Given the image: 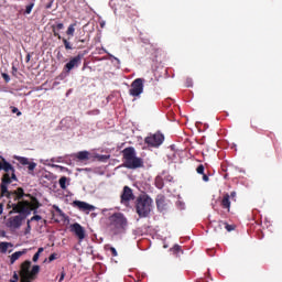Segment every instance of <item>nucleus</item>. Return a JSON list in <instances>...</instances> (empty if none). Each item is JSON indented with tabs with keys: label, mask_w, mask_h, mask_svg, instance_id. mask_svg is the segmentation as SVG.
<instances>
[{
	"label": "nucleus",
	"mask_w": 282,
	"mask_h": 282,
	"mask_svg": "<svg viewBox=\"0 0 282 282\" xmlns=\"http://www.w3.org/2000/svg\"><path fill=\"white\" fill-rule=\"evenodd\" d=\"M180 250H182V247L180 245H175L173 248H171V251L175 253L180 252Z\"/></svg>",
	"instance_id": "33"
},
{
	"label": "nucleus",
	"mask_w": 282,
	"mask_h": 282,
	"mask_svg": "<svg viewBox=\"0 0 282 282\" xmlns=\"http://www.w3.org/2000/svg\"><path fill=\"white\" fill-rule=\"evenodd\" d=\"M151 208H153V199L149 195H141L137 198L135 210L140 218L149 217Z\"/></svg>",
	"instance_id": "5"
},
{
	"label": "nucleus",
	"mask_w": 282,
	"mask_h": 282,
	"mask_svg": "<svg viewBox=\"0 0 282 282\" xmlns=\"http://www.w3.org/2000/svg\"><path fill=\"white\" fill-rule=\"evenodd\" d=\"M58 254L56 253H52L50 257H48V263H52V261H56Z\"/></svg>",
	"instance_id": "34"
},
{
	"label": "nucleus",
	"mask_w": 282,
	"mask_h": 282,
	"mask_svg": "<svg viewBox=\"0 0 282 282\" xmlns=\"http://www.w3.org/2000/svg\"><path fill=\"white\" fill-rule=\"evenodd\" d=\"M80 63H83V55H77L70 58L68 63H66L64 69L69 74V72L74 69V67H78Z\"/></svg>",
	"instance_id": "10"
},
{
	"label": "nucleus",
	"mask_w": 282,
	"mask_h": 282,
	"mask_svg": "<svg viewBox=\"0 0 282 282\" xmlns=\"http://www.w3.org/2000/svg\"><path fill=\"white\" fill-rule=\"evenodd\" d=\"M228 178V174H225V180Z\"/></svg>",
	"instance_id": "44"
},
{
	"label": "nucleus",
	"mask_w": 282,
	"mask_h": 282,
	"mask_svg": "<svg viewBox=\"0 0 282 282\" xmlns=\"http://www.w3.org/2000/svg\"><path fill=\"white\" fill-rule=\"evenodd\" d=\"M25 197H29V199H20L17 200V203L9 202L8 206H10L13 210V213H18L20 215L10 217L7 221L8 228H21L24 219L30 217L32 215V212L34 215H36V210L41 208V203L39 202L37 197H34L32 195H25Z\"/></svg>",
	"instance_id": "1"
},
{
	"label": "nucleus",
	"mask_w": 282,
	"mask_h": 282,
	"mask_svg": "<svg viewBox=\"0 0 282 282\" xmlns=\"http://www.w3.org/2000/svg\"><path fill=\"white\" fill-rule=\"evenodd\" d=\"M8 248H12L11 242H0V252L2 254H6V252H8Z\"/></svg>",
	"instance_id": "25"
},
{
	"label": "nucleus",
	"mask_w": 282,
	"mask_h": 282,
	"mask_svg": "<svg viewBox=\"0 0 282 282\" xmlns=\"http://www.w3.org/2000/svg\"><path fill=\"white\" fill-rule=\"evenodd\" d=\"M34 279L30 273H20V282H32Z\"/></svg>",
	"instance_id": "24"
},
{
	"label": "nucleus",
	"mask_w": 282,
	"mask_h": 282,
	"mask_svg": "<svg viewBox=\"0 0 282 282\" xmlns=\"http://www.w3.org/2000/svg\"><path fill=\"white\" fill-rule=\"evenodd\" d=\"M122 155H123V164L126 169H142L144 166V161L142 158L135 156V148L129 147L122 150Z\"/></svg>",
	"instance_id": "4"
},
{
	"label": "nucleus",
	"mask_w": 282,
	"mask_h": 282,
	"mask_svg": "<svg viewBox=\"0 0 282 282\" xmlns=\"http://www.w3.org/2000/svg\"><path fill=\"white\" fill-rule=\"evenodd\" d=\"M75 43L78 50H84L85 45L80 44V43H89V39L87 37H82V36H76L75 37Z\"/></svg>",
	"instance_id": "19"
},
{
	"label": "nucleus",
	"mask_w": 282,
	"mask_h": 282,
	"mask_svg": "<svg viewBox=\"0 0 282 282\" xmlns=\"http://www.w3.org/2000/svg\"><path fill=\"white\" fill-rule=\"evenodd\" d=\"M0 171H4L6 173L2 175L1 184H0L1 197L13 199V202H19L23 199L25 195H32V194H25V191L23 189V187H18L14 191L8 189V185L12 184V181L19 182V178L17 177V170H14V166H12L10 162H7L6 159H2L0 162Z\"/></svg>",
	"instance_id": "2"
},
{
	"label": "nucleus",
	"mask_w": 282,
	"mask_h": 282,
	"mask_svg": "<svg viewBox=\"0 0 282 282\" xmlns=\"http://www.w3.org/2000/svg\"><path fill=\"white\" fill-rule=\"evenodd\" d=\"M109 230L112 235H123L127 232V228H129V219L122 213H115L109 216Z\"/></svg>",
	"instance_id": "3"
},
{
	"label": "nucleus",
	"mask_w": 282,
	"mask_h": 282,
	"mask_svg": "<svg viewBox=\"0 0 282 282\" xmlns=\"http://www.w3.org/2000/svg\"><path fill=\"white\" fill-rule=\"evenodd\" d=\"M31 221H32L31 219H29V220L26 221L28 230H32V227L30 226Z\"/></svg>",
	"instance_id": "41"
},
{
	"label": "nucleus",
	"mask_w": 282,
	"mask_h": 282,
	"mask_svg": "<svg viewBox=\"0 0 282 282\" xmlns=\"http://www.w3.org/2000/svg\"><path fill=\"white\" fill-rule=\"evenodd\" d=\"M30 61V55L29 56H26V62H29Z\"/></svg>",
	"instance_id": "43"
},
{
	"label": "nucleus",
	"mask_w": 282,
	"mask_h": 282,
	"mask_svg": "<svg viewBox=\"0 0 282 282\" xmlns=\"http://www.w3.org/2000/svg\"><path fill=\"white\" fill-rule=\"evenodd\" d=\"M11 111H12V113H17V116H22V112L19 110V108H17L14 106L11 107Z\"/></svg>",
	"instance_id": "32"
},
{
	"label": "nucleus",
	"mask_w": 282,
	"mask_h": 282,
	"mask_svg": "<svg viewBox=\"0 0 282 282\" xmlns=\"http://www.w3.org/2000/svg\"><path fill=\"white\" fill-rule=\"evenodd\" d=\"M89 155H91L90 153H89V151H79V152H77V153H75L74 155H73V158L75 159V160H77L78 162H87L88 160H89Z\"/></svg>",
	"instance_id": "13"
},
{
	"label": "nucleus",
	"mask_w": 282,
	"mask_h": 282,
	"mask_svg": "<svg viewBox=\"0 0 282 282\" xmlns=\"http://www.w3.org/2000/svg\"><path fill=\"white\" fill-rule=\"evenodd\" d=\"M220 206H221V208L227 210V213H230V194L225 193L223 195V198L220 200Z\"/></svg>",
	"instance_id": "14"
},
{
	"label": "nucleus",
	"mask_w": 282,
	"mask_h": 282,
	"mask_svg": "<svg viewBox=\"0 0 282 282\" xmlns=\"http://www.w3.org/2000/svg\"><path fill=\"white\" fill-rule=\"evenodd\" d=\"M109 250L113 257H118V251L116 250V248L110 247Z\"/></svg>",
	"instance_id": "37"
},
{
	"label": "nucleus",
	"mask_w": 282,
	"mask_h": 282,
	"mask_svg": "<svg viewBox=\"0 0 282 282\" xmlns=\"http://www.w3.org/2000/svg\"><path fill=\"white\" fill-rule=\"evenodd\" d=\"M23 254H28V249H23L22 251H15L10 257V263L11 265L14 264V262L19 261Z\"/></svg>",
	"instance_id": "15"
},
{
	"label": "nucleus",
	"mask_w": 282,
	"mask_h": 282,
	"mask_svg": "<svg viewBox=\"0 0 282 282\" xmlns=\"http://www.w3.org/2000/svg\"><path fill=\"white\" fill-rule=\"evenodd\" d=\"M1 76L6 83L10 80V75H8V73H2Z\"/></svg>",
	"instance_id": "36"
},
{
	"label": "nucleus",
	"mask_w": 282,
	"mask_h": 282,
	"mask_svg": "<svg viewBox=\"0 0 282 282\" xmlns=\"http://www.w3.org/2000/svg\"><path fill=\"white\" fill-rule=\"evenodd\" d=\"M165 202H166V198L164 197V195H159L156 197L158 208L161 209V210H164Z\"/></svg>",
	"instance_id": "22"
},
{
	"label": "nucleus",
	"mask_w": 282,
	"mask_h": 282,
	"mask_svg": "<svg viewBox=\"0 0 282 282\" xmlns=\"http://www.w3.org/2000/svg\"><path fill=\"white\" fill-rule=\"evenodd\" d=\"M64 28L65 24L63 23H57L56 25H53V35L61 40V33L58 32H61V30H63Z\"/></svg>",
	"instance_id": "18"
},
{
	"label": "nucleus",
	"mask_w": 282,
	"mask_h": 282,
	"mask_svg": "<svg viewBox=\"0 0 282 282\" xmlns=\"http://www.w3.org/2000/svg\"><path fill=\"white\" fill-rule=\"evenodd\" d=\"M65 280V271L61 273L59 282H63Z\"/></svg>",
	"instance_id": "40"
},
{
	"label": "nucleus",
	"mask_w": 282,
	"mask_h": 282,
	"mask_svg": "<svg viewBox=\"0 0 282 282\" xmlns=\"http://www.w3.org/2000/svg\"><path fill=\"white\" fill-rule=\"evenodd\" d=\"M145 144L148 147H152L153 149H158L164 142V134L161 132H156L154 134H150L144 139Z\"/></svg>",
	"instance_id": "7"
},
{
	"label": "nucleus",
	"mask_w": 282,
	"mask_h": 282,
	"mask_svg": "<svg viewBox=\"0 0 282 282\" xmlns=\"http://www.w3.org/2000/svg\"><path fill=\"white\" fill-rule=\"evenodd\" d=\"M70 232H74L79 241H83L85 237H87L85 232V227L78 223H74L73 225H70Z\"/></svg>",
	"instance_id": "8"
},
{
	"label": "nucleus",
	"mask_w": 282,
	"mask_h": 282,
	"mask_svg": "<svg viewBox=\"0 0 282 282\" xmlns=\"http://www.w3.org/2000/svg\"><path fill=\"white\" fill-rule=\"evenodd\" d=\"M77 26H78V21H75L74 23L69 24L66 30L67 36H74V33L76 32Z\"/></svg>",
	"instance_id": "21"
},
{
	"label": "nucleus",
	"mask_w": 282,
	"mask_h": 282,
	"mask_svg": "<svg viewBox=\"0 0 282 282\" xmlns=\"http://www.w3.org/2000/svg\"><path fill=\"white\" fill-rule=\"evenodd\" d=\"M44 248L43 247H40L37 249V252H35V254L33 256V262L36 263V261H39V258L41 257V253L44 252Z\"/></svg>",
	"instance_id": "28"
},
{
	"label": "nucleus",
	"mask_w": 282,
	"mask_h": 282,
	"mask_svg": "<svg viewBox=\"0 0 282 282\" xmlns=\"http://www.w3.org/2000/svg\"><path fill=\"white\" fill-rule=\"evenodd\" d=\"M205 171H206V167L204 166V164H199L196 167V173H198V175H203V182H210V177H208V175L204 173Z\"/></svg>",
	"instance_id": "17"
},
{
	"label": "nucleus",
	"mask_w": 282,
	"mask_h": 282,
	"mask_svg": "<svg viewBox=\"0 0 282 282\" xmlns=\"http://www.w3.org/2000/svg\"><path fill=\"white\" fill-rule=\"evenodd\" d=\"M54 3V0H51L46 6V10H50V8H52V4Z\"/></svg>",
	"instance_id": "39"
},
{
	"label": "nucleus",
	"mask_w": 282,
	"mask_h": 282,
	"mask_svg": "<svg viewBox=\"0 0 282 282\" xmlns=\"http://www.w3.org/2000/svg\"><path fill=\"white\" fill-rule=\"evenodd\" d=\"M131 199H133V191L131 187L124 186L121 194V204H127V202H131Z\"/></svg>",
	"instance_id": "12"
},
{
	"label": "nucleus",
	"mask_w": 282,
	"mask_h": 282,
	"mask_svg": "<svg viewBox=\"0 0 282 282\" xmlns=\"http://www.w3.org/2000/svg\"><path fill=\"white\" fill-rule=\"evenodd\" d=\"M34 8V3L31 2L30 4L26 6L24 14H32V9Z\"/></svg>",
	"instance_id": "29"
},
{
	"label": "nucleus",
	"mask_w": 282,
	"mask_h": 282,
	"mask_svg": "<svg viewBox=\"0 0 282 282\" xmlns=\"http://www.w3.org/2000/svg\"><path fill=\"white\" fill-rule=\"evenodd\" d=\"M30 268H32V262L25 260L20 267V274H30Z\"/></svg>",
	"instance_id": "16"
},
{
	"label": "nucleus",
	"mask_w": 282,
	"mask_h": 282,
	"mask_svg": "<svg viewBox=\"0 0 282 282\" xmlns=\"http://www.w3.org/2000/svg\"><path fill=\"white\" fill-rule=\"evenodd\" d=\"M41 219H43V217L39 216V215H34L33 217H31V221H41Z\"/></svg>",
	"instance_id": "35"
},
{
	"label": "nucleus",
	"mask_w": 282,
	"mask_h": 282,
	"mask_svg": "<svg viewBox=\"0 0 282 282\" xmlns=\"http://www.w3.org/2000/svg\"><path fill=\"white\" fill-rule=\"evenodd\" d=\"M3 214V204H0V215Z\"/></svg>",
	"instance_id": "42"
},
{
	"label": "nucleus",
	"mask_w": 282,
	"mask_h": 282,
	"mask_svg": "<svg viewBox=\"0 0 282 282\" xmlns=\"http://www.w3.org/2000/svg\"><path fill=\"white\" fill-rule=\"evenodd\" d=\"M10 282H19V274L13 273L12 279L10 280Z\"/></svg>",
	"instance_id": "38"
},
{
	"label": "nucleus",
	"mask_w": 282,
	"mask_h": 282,
	"mask_svg": "<svg viewBox=\"0 0 282 282\" xmlns=\"http://www.w3.org/2000/svg\"><path fill=\"white\" fill-rule=\"evenodd\" d=\"M217 228L219 230H224V228H226L227 232H231V230H235V227H232L231 225H229L228 223L226 221H219L217 224Z\"/></svg>",
	"instance_id": "20"
},
{
	"label": "nucleus",
	"mask_w": 282,
	"mask_h": 282,
	"mask_svg": "<svg viewBox=\"0 0 282 282\" xmlns=\"http://www.w3.org/2000/svg\"><path fill=\"white\" fill-rule=\"evenodd\" d=\"M229 199H231V202H237V192H231L230 194H229Z\"/></svg>",
	"instance_id": "31"
},
{
	"label": "nucleus",
	"mask_w": 282,
	"mask_h": 282,
	"mask_svg": "<svg viewBox=\"0 0 282 282\" xmlns=\"http://www.w3.org/2000/svg\"><path fill=\"white\" fill-rule=\"evenodd\" d=\"M62 41L65 46V50H72V44L67 41V39H63Z\"/></svg>",
	"instance_id": "30"
},
{
	"label": "nucleus",
	"mask_w": 282,
	"mask_h": 282,
	"mask_svg": "<svg viewBox=\"0 0 282 282\" xmlns=\"http://www.w3.org/2000/svg\"><path fill=\"white\" fill-rule=\"evenodd\" d=\"M129 94L133 98H140L144 94V78L134 79L130 85Z\"/></svg>",
	"instance_id": "6"
},
{
	"label": "nucleus",
	"mask_w": 282,
	"mask_h": 282,
	"mask_svg": "<svg viewBox=\"0 0 282 282\" xmlns=\"http://www.w3.org/2000/svg\"><path fill=\"white\" fill-rule=\"evenodd\" d=\"M59 187L65 191V188H67V177L66 176H62L58 181Z\"/></svg>",
	"instance_id": "27"
},
{
	"label": "nucleus",
	"mask_w": 282,
	"mask_h": 282,
	"mask_svg": "<svg viewBox=\"0 0 282 282\" xmlns=\"http://www.w3.org/2000/svg\"><path fill=\"white\" fill-rule=\"evenodd\" d=\"M39 272H41V267L39 264H35L32 267V270L29 271V274L34 280V279H36V274H39Z\"/></svg>",
	"instance_id": "23"
},
{
	"label": "nucleus",
	"mask_w": 282,
	"mask_h": 282,
	"mask_svg": "<svg viewBox=\"0 0 282 282\" xmlns=\"http://www.w3.org/2000/svg\"><path fill=\"white\" fill-rule=\"evenodd\" d=\"M155 186L156 188H164V180L162 178V176H156L155 177Z\"/></svg>",
	"instance_id": "26"
},
{
	"label": "nucleus",
	"mask_w": 282,
	"mask_h": 282,
	"mask_svg": "<svg viewBox=\"0 0 282 282\" xmlns=\"http://www.w3.org/2000/svg\"><path fill=\"white\" fill-rule=\"evenodd\" d=\"M73 206H75V208H78L83 213H87V215H89L91 210H96V207L94 205H90L89 203H85L83 200H75L73 203Z\"/></svg>",
	"instance_id": "9"
},
{
	"label": "nucleus",
	"mask_w": 282,
	"mask_h": 282,
	"mask_svg": "<svg viewBox=\"0 0 282 282\" xmlns=\"http://www.w3.org/2000/svg\"><path fill=\"white\" fill-rule=\"evenodd\" d=\"M15 160L22 164V166H28L30 175L34 173V169H36V163L30 162L29 158L25 156H15Z\"/></svg>",
	"instance_id": "11"
}]
</instances>
